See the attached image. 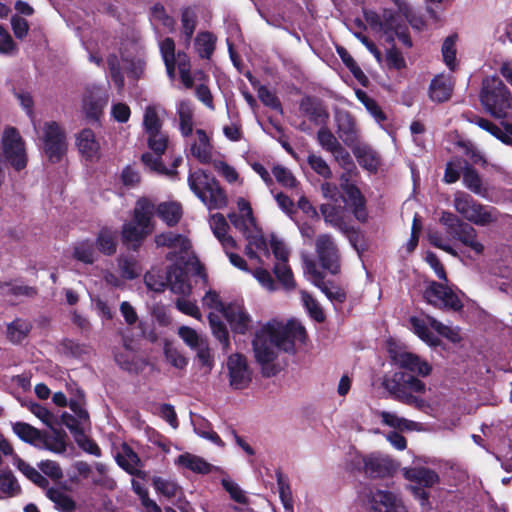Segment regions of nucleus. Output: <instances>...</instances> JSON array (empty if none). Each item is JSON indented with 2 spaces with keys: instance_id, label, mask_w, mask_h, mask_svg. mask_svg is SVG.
<instances>
[{
  "instance_id": "52",
  "label": "nucleus",
  "mask_w": 512,
  "mask_h": 512,
  "mask_svg": "<svg viewBox=\"0 0 512 512\" xmlns=\"http://www.w3.org/2000/svg\"><path fill=\"white\" fill-rule=\"evenodd\" d=\"M124 351L123 352H116L114 355L116 363L126 371H134L136 370V364H135V355L132 351L130 343L128 341H124L123 343Z\"/></svg>"
},
{
  "instance_id": "63",
  "label": "nucleus",
  "mask_w": 512,
  "mask_h": 512,
  "mask_svg": "<svg viewBox=\"0 0 512 512\" xmlns=\"http://www.w3.org/2000/svg\"><path fill=\"white\" fill-rule=\"evenodd\" d=\"M153 486L158 493L167 498L175 497L178 491V486L174 482L161 477L153 478Z\"/></svg>"
},
{
  "instance_id": "64",
  "label": "nucleus",
  "mask_w": 512,
  "mask_h": 512,
  "mask_svg": "<svg viewBox=\"0 0 512 512\" xmlns=\"http://www.w3.org/2000/svg\"><path fill=\"white\" fill-rule=\"evenodd\" d=\"M272 173L277 182L284 187L293 188L296 186L297 181L290 170L281 165H276L272 169Z\"/></svg>"
},
{
  "instance_id": "58",
  "label": "nucleus",
  "mask_w": 512,
  "mask_h": 512,
  "mask_svg": "<svg viewBox=\"0 0 512 512\" xmlns=\"http://www.w3.org/2000/svg\"><path fill=\"white\" fill-rule=\"evenodd\" d=\"M300 293L303 304L308 310L311 317L314 318L317 322L324 321V313L322 309L319 307L317 301L308 292L304 290H302Z\"/></svg>"
},
{
  "instance_id": "10",
  "label": "nucleus",
  "mask_w": 512,
  "mask_h": 512,
  "mask_svg": "<svg viewBox=\"0 0 512 512\" xmlns=\"http://www.w3.org/2000/svg\"><path fill=\"white\" fill-rule=\"evenodd\" d=\"M425 301L439 309L460 311L463 303L447 282L431 281L423 291Z\"/></svg>"
},
{
  "instance_id": "40",
  "label": "nucleus",
  "mask_w": 512,
  "mask_h": 512,
  "mask_svg": "<svg viewBox=\"0 0 512 512\" xmlns=\"http://www.w3.org/2000/svg\"><path fill=\"white\" fill-rule=\"evenodd\" d=\"M177 68L183 86L186 89L193 88L194 79L191 75V62L189 56L184 51L177 52Z\"/></svg>"
},
{
  "instance_id": "32",
  "label": "nucleus",
  "mask_w": 512,
  "mask_h": 512,
  "mask_svg": "<svg viewBox=\"0 0 512 512\" xmlns=\"http://www.w3.org/2000/svg\"><path fill=\"white\" fill-rule=\"evenodd\" d=\"M155 244L157 247L175 248L181 252H186L191 246L185 236L171 231L156 235Z\"/></svg>"
},
{
  "instance_id": "8",
  "label": "nucleus",
  "mask_w": 512,
  "mask_h": 512,
  "mask_svg": "<svg viewBox=\"0 0 512 512\" xmlns=\"http://www.w3.org/2000/svg\"><path fill=\"white\" fill-rule=\"evenodd\" d=\"M439 221L445 226L447 233L452 239L469 247L477 255H481L484 252V245L478 241L477 231L471 224L448 211L442 212Z\"/></svg>"
},
{
  "instance_id": "34",
  "label": "nucleus",
  "mask_w": 512,
  "mask_h": 512,
  "mask_svg": "<svg viewBox=\"0 0 512 512\" xmlns=\"http://www.w3.org/2000/svg\"><path fill=\"white\" fill-rule=\"evenodd\" d=\"M32 324L24 319L17 318L7 325L6 337L13 344L22 343L29 335Z\"/></svg>"
},
{
  "instance_id": "13",
  "label": "nucleus",
  "mask_w": 512,
  "mask_h": 512,
  "mask_svg": "<svg viewBox=\"0 0 512 512\" xmlns=\"http://www.w3.org/2000/svg\"><path fill=\"white\" fill-rule=\"evenodd\" d=\"M315 251L323 269L331 274L340 272L339 249L330 234H320L315 240Z\"/></svg>"
},
{
  "instance_id": "21",
  "label": "nucleus",
  "mask_w": 512,
  "mask_h": 512,
  "mask_svg": "<svg viewBox=\"0 0 512 512\" xmlns=\"http://www.w3.org/2000/svg\"><path fill=\"white\" fill-rule=\"evenodd\" d=\"M402 472L406 480L425 488H430L439 482L438 474L426 467L403 468Z\"/></svg>"
},
{
  "instance_id": "5",
  "label": "nucleus",
  "mask_w": 512,
  "mask_h": 512,
  "mask_svg": "<svg viewBox=\"0 0 512 512\" xmlns=\"http://www.w3.org/2000/svg\"><path fill=\"white\" fill-rule=\"evenodd\" d=\"M453 206L467 222L477 226H489L499 220L500 212L493 206L483 205L465 192H457Z\"/></svg>"
},
{
  "instance_id": "45",
  "label": "nucleus",
  "mask_w": 512,
  "mask_h": 512,
  "mask_svg": "<svg viewBox=\"0 0 512 512\" xmlns=\"http://www.w3.org/2000/svg\"><path fill=\"white\" fill-rule=\"evenodd\" d=\"M116 232L103 228L96 239L98 250L105 255H112L116 252Z\"/></svg>"
},
{
  "instance_id": "41",
  "label": "nucleus",
  "mask_w": 512,
  "mask_h": 512,
  "mask_svg": "<svg viewBox=\"0 0 512 512\" xmlns=\"http://www.w3.org/2000/svg\"><path fill=\"white\" fill-rule=\"evenodd\" d=\"M37 448L47 449L55 453H63L66 450V443L60 433L48 434L43 432Z\"/></svg>"
},
{
  "instance_id": "53",
  "label": "nucleus",
  "mask_w": 512,
  "mask_h": 512,
  "mask_svg": "<svg viewBox=\"0 0 512 512\" xmlns=\"http://www.w3.org/2000/svg\"><path fill=\"white\" fill-rule=\"evenodd\" d=\"M277 486L280 499L287 511L293 510L292 492L288 480L283 476L282 472H276Z\"/></svg>"
},
{
  "instance_id": "62",
  "label": "nucleus",
  "mask_w": 512,
  "mask_h": 512,
  "mask_svg": "<svg viewBox=\"0 0 512 512\" xmlns=\"http://www.w3.org/2000/svg\"><path fill=\"white\" fill-rule=\"evenodd\" d=\"M20 490V487L11 473L0 474V492L3 496H14Z\"/></svg>"
},
{
  "instance_id": "24",
  "label": "nucleus",
  "mask_w": 512,
  "mask_h": 512,
  "mask_svg": "<svg viewBox=\"0 0 512 512\" xmlns=\"http://www.w3.org/2000/svg\"><path fill=\"white\" fill-rule=\"evenodd\" d=\"M116 461L120 467L131 475L144 478L145 473L139 469L141 465L138 455L127 444H123L116 455Z\"/></svg>"
},
{
  "instance_id": "15",
  "label": "nucleus",
  "mask_w": 512,
  "mask_h": 512,
  "mask_svg": "<svg viewBox=\"0 0 512 512\" xmlns=\"http://www.w3.org/2000/svg\"><path fill=\"white\" fill-rule=\"evenodd\" d=\"M229 384L233 389L242 390L248 387L252 380V371L247 359L239 353L231 354L227 359Z\"/></svg>"
},
{
  "instance_id": "57",
  "label": "nucleus",
  "mask_w": 512,
  "mask_h": 512,
  "mask_svg": "<svg viewBox=\"0 0 512 512\" xmlns=\"http://www.w3.org/2000/svg\"><path fill=\"white\" fill-rule=\"evenodd\" d=\"M151 16L153 19L159 21L169 31L175 28V20L170 16L165 7L161 3H156L151 7Z\"/></svg>"
},
{
  "instance_id": "30",
  "label": "nucleus",
  "mask_w": 512,
  "mask_h": 512,
  "mask_svg": "<svg viewBox=\"0 0 512 512\" xmlns=\"http://www.w3.org/2000/svg\"><path fill=\"white\" fill-rule=\"evenodd\" d=\"M345 194L350 201L354 217L362 223L366 222L368 220L366 200L359 188L356 185L349 187Z\"/></svg>"
},
{
  "instance_id": "36",
  "label": "nucleus",
  "mask_w": 512,
  "mask_h": 512,
  "mask_svg": "<svg viewBox=\"0 0 512 512\" xmlns=\"http://www.w3.org/2000/svg\"><path fill=\"white\" fill-rule=\"evenodd\" d=\"M353 153L357 158L358 163L369 171H376L379 164L380 159L378 154L367 145H356L353 148Z\"/></svg>"
},
{
  "instance_id": "23",
  "label": "nucleus",
  "mask_w": 512,
  "mask_h": 512,
  "mask_svg": "<svg viewBox=\"0 0 512 512\" xmlns=\"http://www.w3.org/2000/svg\"><path fill=\"white\" fill-rule=\"evenodd\" d=\"M180 20V37L183 39L184 46L189 48L198 24V17L195 8L192 6L182 7Z\"/></svg>"
},
{
  "instance_id": "61",
  "label": "nucleus",
  "mask_w": 512,
  "mask_h": 512,
  "mask_svg": "<svg viewBox=\"0 0 512 512\" xmlns=\"http://www.w3.org/2000/svg\"><path fill=\"white\" fill-rule=\"evenodd\" d=\"M228 218L232 225L243 232L245 235L249 229L255 225V219L253 215L230 213Z\"/></svg>"
},
{
  "instance_id": "39",
  "label": "nucleus",
  "mask_w": 512,
  "mask_h": 512,
  "mask_svg": "<svg viewBox=\"0 0 512 512\" xmlns=\"http://www.w3.org/2000/svg\"><path fill=\"white\" fill-rule=\"evenodd\" d=\"M273 272L284 290L291 291L296 288V282L294 280L292 270L288 265V261L276 262L274 264Z\"/></svg>"
},
{
  "instance_id": "22",
  "label": "nucleus",
  "mask_w": 512,
  "mask_h": 512,
  "mask_svg": "<svg viewBox=\"0 0 512 512\" xmlns=\"http://www.w3.org/2000/svg\"><path fill=\"white\" fill-rule=\"evenodd\" d=\"M434 319L430 316L418 317L412 316L409 319L413 332L426 344L431 347H437L441 344V340L430 331V320Z\"/></svg>"
},
{
  "instance_id": "48",
  "label": "nucleus",
  "mask_w": 512,
  "mask_h": 512,
  "mask_svg": "<svg viewBox=\"0 0 512 512\" xmlns=\"http://www.w3.org/2000/svg\"><path fill=\"white\" fill-rule=\"evenodd\" d=\"M148 147L154 154L162 155L168 148V135L163 130H147Z\"/></svg>"
},
{
  "instance_id": "16",
  "label": "nucleus",
  "mask_w": 512,
  "mask_h": 512,
  "mask_svg": "<svg viewBox=\"0 0 512 512\" xmlns=\"http://www.w3.org/2000/svg\"><path fill=\"white\" fill-rule=\"evenodd\" d=\"M367 499L374 511L408 512L402 500L395 493L387 490H370Z\"/></svg>"
},
{
  "instance_id": "35",
  "label": "nucleus",
  "mask_w": 512,
  "mask_h": 512,
  "mask_svg": "<svg viewBox=\"0 0 512 512\" xmlns=\"http://www.w3.org/2000/svg\"><path fill=\"white\" fill-rule=\"evenodd\" d=\"M156 213L168 226H174L180 221L183 211L180 203L170 201L160 203Z\"/></svg>"
},
{
  "instance_id": "26",
  "label": "nucleus",
  "mask_w": 512,
  "mask_h": 512,
  "mask_svg": "<svg viewBox=\"0 0 512 512\" xmlns=\"http://www.w3.org/2000/svg\"><path fill=\"white\" fill-rule=\"evenodd\" d=\"M224 315L235 332L243 334L248 330L251 319L241 306L229 305Z\"/></svg>"
},
{
  "instance_id": "38",
  "label": "nucleus",
  "mask_w": 512,
  "mask_h": 512,
  "mask_svg": "<svg viewBox=\"0 0 512 512\" xmlns=\"http://www.w3.org/2000/svg\"><path fill=\"white\" fill-rule=\"evenodd\" d=\"M380 417L383 424L394 429L407 431L418 430L419 423L400 417L393 412L382 411Z\"/></svg>"
},
{
  "instance_id": "27",
  "label": "nucleus",
  "mask_w": 512,
  "mask_h": 512,
  "mask_svg": "<svg viewBox=\"0 0 512 512\" xmlns=\"http://www.w3.org/2000/svg\"><path fill=\"white\" fill-rule=\"evenodd\" d=\"M453 86L450 80L443 76H435L429 86V97L432 101L442 103L451 98Z\"/></svg>"
},
{
  "instance_id": "49",
  "label": "nucleus",
  "mask_w": 512,
  "mask_h": 512,
  "mask_svg": "<svg viewBox=\"0 0 512 512\" xmlns=\"http://www.w3.org/2000/svg\"><path fill=\"white\" fill-rule=\"evenodd\" d=\"M177 463L197 473H208L210 471V464L204 459L186 453L177 458Z\"/></svg>"
},
{
  "instance_id": "29",
  "label": "nucleus",
  "mask_w": 512,
  "mask_h": 512,
  "mask_svg": "<svg viewBox=\"0 0 512 512\" xmlns=\"http://www.w3.org/2000/svg\"><path fill=\"white\" fill-rule=\"evenodd\" d=\"M76 144L80 153L87 159L97 156L100 149V144L96 140L93 130H81L76 135Z\"/></svg>"
},
{
  "instance_id": "60",
  "label": "nucleus",
  "mask_w": 512,
  "mask_h": 512,
  "mask_svg": "<svg viewBox=\"0 0 512 512\" xmlns=\"http://www.w3.org/2000/svg\"><path fill=\"white\" fill-rule=\"evenodd\" d=\"M386 65L390 70H402L406 68V61L402 53L395 45L386 51Z\"/></svg>"
},
{
  "instance_id": "33",
  "label": "nucleus",
  "mask_w": 512,
  "mask_h": 512,
  "mask_svg": "<svg viewBox=\"0 0 512 512\" xmlns=\"http://www.w3.org/2000/svg\"><path fill=\"white\" fill-rule=\"evenodd\" d=\"M463 183L467 189L483 198H488L487 188L484 187L478 172L467 163L463 167Z\"/></svg>"
},
{
  "instance_id": "47",
  "label": "nucleus",
  "mask_w": 512,
  "mask_h": 512,
  "mask_svg": "<svg viewBox=\"0 0 512 512\" xmlns=\"http://www.w3.org/2000/svg\"><path fill=\"white\" fill-rule=\"evenodd\" d=\"M208 318L213 335L222 344L223 349L227 351L230 347V341L226 325L222 322L220 317L214 313H210Z\"/></svg>"
},
{
  "instance_id": "37",
  "label": "nucleus",
  "mask_w": 512,
  "mask_h": 512,
  "mask_svg": "<svg viewBox=\"0 0 512 512\" xmlns=\"http://www.w3.org/2000/svg\"><path fill=\"white\" fill-rule=\"evenodd\" d=\"M46 496L55 504V508L62 512H73L76 508L75 501L59 488H49Z\"/></svg>"
},
{
  "instance_id": "54",
  "label": "nucleus",
  "mask_w": 512,
  "mask_h": 512,
  "mask_svg": "<svg viewBox=\"0 0 512 512\" xmlns=\"http://www.w3.org/2000/svg\"><path fill=\"white\" fill-rule=\"evenodd\" d=\"M179 128H193L194 110L189 101H181L177 107Z\"/></svg>"
},
{
  "instance_id": "20",
  "label": "nucleus",
  "mask_w": 512,
  "mask_h": 512,
  "mask_svg": "<svg viewBox=\"0 0 512 512\" xmlns=\"http://www.w3.org/2000/svg\"><path fill=\"white\" fill-rule=\"evenodd\" d=\"M326 224L348 234L352 227L344 219V208L341 205L330 203L322 204L319 208Z\"/></svg>"
},
{
  "instance_id": "12",
  "label": "nucleus",
  "mask_w": 512,
  "mask_h": 512,
  "mask_svg": "<svg viewBox=\"0 0 512 512\" xmlns=\"http://www.w3.org/2000/svg\"><path fill=\"white\" fill-rule=\"evenodd\" d=\"M363 16L372 30L381 31L384 34L397 32L406 24L404 16L395 9L384 8L381 14L373 10H364Z\"/></svg>"
},
{
  "instance_id": "43",
  "label": "nucleus",
  "mask_w": 512,
  "mask_h": 512,
  "mask_svg": "<svg viewBox=\"0 0 512 512\" xmlns=\"http://www.w3.org/2000/svg\"><path fill=\"white\" fill-rule=\"evenodd\" d=\"M73 257L85 264H93L97 259L93 242L90 240L77 242L73 249Z\"/></svg>"
},
{
  "instance_id": "2",
  "label": "nucleus",
  "mask_w": 512,
  "mask_h": 512,
  "mask_svg": "<svg viewBox=\"0 0 512 512\" xmlns=\"http://www.w3.org/2000/svg\"><path fill=\"white\" fill-rule=\"evenodd\" d=\"M305 337V328L297 321L286 324L273 321L262 327L253 340L254 356L261 365L262 375L272 377L277 374L278 370L273 364L277 349L292 352L295 341L304 342Z\"/></svg>"
},
{
  "instance_id": "6",
  "label": "nucleus",
  "mask_w": 512,
  "mask_h": 512,
  "mask_svg": "<svg viewBox=\"0 0 512 512\" xmlns=\"http://www.w3.org/2000/svg\"><path fill=\"white\" fill-rule=\"evenodd\" d=\"M190 189L211 210L227 205V196L218 181L203 170L191 172L188 177Z\"/></svg>"
},
{
  "instance_id": "17",
  "label": "nucleus",
  "mask_w": 512,
  "mask_h": 512,
  "mask_svg": "<svg viewBox=\"0 0 512 512\" xmlns=\"http://www.w3.org/2000/svg\"><path fill=\"white\" fill-rule=\"evenodd\" d=\"M299 110L311 123L326 128L329 113L322 100L315 96L305 95L299 103Z\"/></svg>"
},
{
  "instance_id": "50",
  "label": "nucleus",
  "mask_w": 512,
  "mask_h": 512,
  "mask_svg": "<svg viewBox=\"0 0 512 512\" xmlns=\"http://www.w3.org/2000/svg\"><path fill=\"white\" fill-rule=\"evenodd\" d=\"M456 39L457 35L448 36L442 44V56L446 66L451 70L455 71L457 67L456 62Z\"/></svg>"
},
{
  "instance_id": "18",
  "label": "nucleus",
  "mask_w": 512,
  "mask_h": 512,
  "mask_svg": "<svg viewBox=\"0 0 512 512\" xmlns=\"http://www.w3.org/2000/svg\"><path fill=\"white\" fill-rule=\"evenodd\" d=\"M318 141L323 149L334 155L336 161L342 167L349 169L353 166L350 154L342 147L338 139L331 133V130H319Z\"/></svg>"
},
{
  "instance_id": "9",
  "label": "nucleus",
  "mask_w": 512,
  "mask_h": 512,
  "mask_svg": "<svg viewBox=\"0 0 512 512\" xmlns=\"http://www.w3.org/2000/svg\"><path fill=\"white\" fill-rule=\"evenodd\" d=\"M358 470L371 479H383L392 476L397 470V463L380 452H371L357 457Z\"/></svg>"
},
{
  "instance_id": "25",
  "label": "nucleus",
  "mask_w": 512,
  "mask_h": 512,
  "mask_svg": "<svg viewBox=\"0 0 512 512\" xmlns=\"http://www.w3.org/2000/svg\"><path fill=\"white\" fill-rule=\"evenodd\" d=\"M209 224L213 234L220 241L225 250L235 247V240L231 236L227 235L229 225L222 214H212L209 219Z\"/></svg>"
},
{
  "instance_id": "14",
  "label": "nucleus",
  "mask_w": 512,
  "mask_h": 512,
  "mask_svg": "<svg viewBox=\"0 0 512 512\" xmlns=\"http://www.w3.org/2000/svg\"><path fill=\"white\" fill-rule=\"evenodd\" d=\"M108 103V95L101 88L86 89L82 98V109L85 119L91 124H97L103 115V110Z\"/></svg>"
},
{
  "instance_id": "28",
  "label": "nucleus",
  "mask_w": 512,
  "mask_h": 512,
  "mask_svg": "<svg viewBox=\"0 0 512 512\" xmlns=\"http://www.w3.org/2000/svg\"><path fill=\"white\" fill-rule=\"evenodd\" d=\"M217 37L210 31H200L194 38V48L201 59H211L216 48Z\"/></svg>"
},
{
  "instance_id": "59",
  "label": "nucleus",
  "mask_w": 512,
  "mask_h": 512,
  "mask_svg": "<svg viewBox=\"0 0 512 512\" xmlns=\"http://www.w3.org/2000/svg\"><path fill=\"white\" fill-rule=\"evenodd\" d=\"M307 161L311 169L321 177L325 179H330L332 177V171L322 157L310 154Z\"/></svg>"
},
{
  "instance_id": "3",
  "label": "nucleus",
  "mask_w": 512,
  "mask_h": 512,
  "mask_svg": "<svg viewBox=\"0 0 512 512\" xmlns=\"http://www.w3.org/2000/svg\"><path fill=\"white\" fill-rule=\"evenodd\" d=\"M479 100L484 110L493 118L502 120V128H512V93L498 76L482 80Z\"/></svg>"
},
{
  "instance_id": "42",
  "label": "nucleus",
  "mask_w": 512,
  "mask_h": 512,
  "mask_svg": "<svg viewBox=\"0 0 512 512\" xmlns=\"http://www.w3.org/2000/svg\"><path fill=\"white\" fill-rule=\"evenodd\" d=\"M336 50L343 64L351 72L354 78L362 85H365L368 79L352 55L342 46L337 47Z\"/></svg>"
},
{
  "instance_id": "19",
  "label": "nucleus",
  "mask_w": 512,
  "mask_h": 512,
  "mask_svg": "<svg viewBox=\"0 0 512 512\" xmlns=\"http://www.w3.org/2000/svg\"><path fill=\"white\" fill-rule=\"evenodd\" d=\"M65 135L62 130H45L43 149L51 162H58L66 151Z\"/></svg>"
},
{
  "instance_id": "55",
  "label": "nucleus",
  "mask_w": 512,
  "mask_h": 512,
  "mask_svg": "<svg viewBox=\"0 0 512 512\" xmlns=\"http://www.w3.org/2000/svg\"><path fill=\"white\" fill-rule=\"evenodd\" d=\"M431 328H433L439 335L445 337L452 343H458L461 341L458 328L447 326L436 319L430 320Z\"/></svg>"
},
{
  "instance_id": "11",
  "label": "nucleus",
  "mask_w": 512,
  "mask_h": 512,
  "mask_svg": "<svg viewBox=\"0 0 512 512\" xmlns=\"http://www.w3.org/2000/svg\"><path fill=\"white\" fill-rule=\"evenodd\" d=\"M2 154L15 170L20 171L27 165L25 143L17 130H4L1 138Z\"/></svg>"
},
{
  "instance_id": "31",
  "label": "nucleus",
  "mask_w": 512,
  "mask_h": 512,
  "mask_svg": "<svg viewBox=\"0 0 512 512\" xmlns=\"http://www.w3.org/2000/svg\"><path fill=\"white\" fill-rule=\"evenodd\" d=\"M192 155L201 163H209L212 159V146L205 130H197V140L191 146Z\"/></svg>"
},
{
  "instance_id": "56",
  "label": "nucleus",
  "mask_w": 512,
  "mask_h": 512,
  "mask_svg": "<svg viewBox=\"0 0 512 512\" xmlns=\"http://www.w3.org/2000/svg\"><path fill=\"white\" fill-rule=\"evenodd\" d=\"M315 286L318 287L331 301L344 302L346 298L344 291L340 287L331 282H325L324 278L319 281L318 284H315Z\"/></svg>"
},
{
  "instance_id": "46",
  "label": "nucleus",
  "mask_w": 512,
  "mask_h": 512,
  "mask_svg": "<svg viewBox=\"0 0 512 512\" xmlns=\"http://www.w3.org/2000/svg\"><path fill=\"white\" fill-rule=\"evenodd\" d=\"M141 161L143 165L151 172H155L160 175H166L173 177L177 172L169 170L161 161V155H152L149 152L142 154Z\"/></svg>"
},
{
  "instance_id": "44",
  "label": "nucleus",
  "mask_w": 512,
  "mask_h": 512,
  "mask_svg": "<svg viewBox=\"0 0 512 512\" xmlns=\"http://www.w3.org/2000/svg\"><path fill=\"white\" fill-rule=\"evenodd\" d=\"M13 431L20 439L34 445L35 447H37L43 433L30 424L24 422H16L13 425Z\"/></svg>"
},
{
  "instance_id": "4",
  "label": "nucleus",
  "mask_w": 512,
  "mask_h": 512,
  "mask_svg": "<svg viewBox=\"0 0 512 512\" xmlns=\"http://www.w3.org/2000/svg\"><path fill=\"white\" fill-rule=\"evenodd\" d=\"M154 211V204L150 200L141 198L136 202L132 221L123 225L122 237L125 243L136 248L152 232Z\"/></svg>"
},
{
  "instance_id": "51",
  "label": "nucleus",
  "mask_w": 512,
  "mask_h": 512,
  "mask_svg": "<svg viewBox=\"0 0 512 512\" xmlns=\"http://www.w3.org/2000/svg\"><path fill=\"white\" fill-rule=\"evenodd\" d=\"M257 95L261 103L270 109L282 113L283 107L277 95L270 91L265 85H259Z\"/></svg>"
},
{
  "instance_id": "7",
  "label": "nucleus",
  "mask_w": 512,
  "mask_h": 512,
  "mask_svg": "<svg viewBox=\"0 0 512 512\" xmlns=\"http://www.w3.org/2000/svg\"><path fill=\"white\" fill-rule=\"evenodd\" d=\"M144 281L150 290L156 292L163 291L168 286L173 293L186 296L192 289L187 273L177 265H171L168 268L165 278L154 271L147 272Z\"/></svg>"
},
{
  "instance_id": "1",
  "label": "nucleus",
  "mask_w": 512,
  "mask_h": 512,
  "mask_svg": "<svg viewBox=\"0 0 512 512\" xmlns=\"http://www.w3.org/2000/svg\"><path fill=\"white\" fill-rule=\"evenodd\" d=\"M393 361L401 371L394 372L391 376L385 377L383 387L397 401L413 406L420 411H427L431 408L429 401L414 395L426 391L425 383L418 377H426L432 372V366L411 352H399L393 356Z\"/></svg>"
}]
</instances>
